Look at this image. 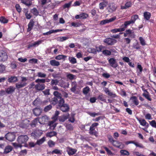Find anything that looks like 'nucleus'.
Listing matches in <instances>:
<instances>
[{
  "label": "nucleus",
  "instance_id": "obj_1",
  "mask_svg": "<svg viewBox=\"0 0 156 156\" xmlns=\"http://www.w3.org/2000/svg\"><path fill=\"white\" fill-rule=\"evenodd\" d=\"M57 108L63 112H68L70 110L69 105L65 103L64 99H62L59 101Z\"/></svg>",
  "mask_w": 156,
  "mask_h": 156
},
{
  "label": "nucleus",
  "instance_id": "obj_2",
  "mask_svg": "<svg viewBox=\"0 0 156 156\" xmlns=\"http://www.w3.org/2000/svg\"><path fill=\"white\" fill-rule=\"evenodd\" d=\"M27 80V79L26 77H22L21 82L16 83V88L19 90L20 89L26 86L27 84L26 81Z\"/></svg>",
  "mask_w": 156,
  "mask_h": 156
},
{
  "label": "nucleus",
  "instance_id": "obj_3",
  "mask_svg": "<svg viewBox=\"0 0 156 156\" xmlns=\"http://www.w3.org/2000/svg\"><path fill=\"white\" fill-rule=\"evenodd\" d=\"M29 138L27 135H21L19 136L17 139L18 143L21 144H26Z\"/></svg>",
  "mask_w": 156,
  "mask_h": 156
},
{
  "label": "nucleus",
  "instance_id": "obj_4",
  "mask_svg": "<svg viewBox=\"0 0 156 156\" xmlns=\"http://www.w3.org/2000/svg\"><path fill=\"white\" fill-rule=\"evenodd\" d=\"M8 56L7 53L4 51H0V62H4L7 60Z\"/></svg>",
  "mask_w": 156,
  "mask_h": 156
},
{
  "label": "nucleus",
  "instance_id": "obj_5",
  "mask_svg": "<svg viewBox=\"0 0 156 156\" xmlns=\"http://www.w3.org/2000/svg\"><path fill=\"white\" fill-rule=\"evenodd\" d=\"M108 62L110 65L113 68H116L118 66L116 60L114 58H110L108 60Z\"/></svg>",
  "mask_w": 156,
  "mask_h": 156
},
{
  "label": "nucleus",
  "instance_id": "obj_6",
  "mask_svg": "<svg viewBox=\"0 0 156 156\" xmlns=\"http://www.w3.org/2000/svg\"><path fill=\"white\" fill-rule=\"evenodd\" d=\"M6 139L9 141H12L15 140L16 136L14 133H9L5 136Z\"/></svg>",
  "mask_w": 156,
  "mask_h": 156
},
{
  "label": "nucleus",
  "instance_id": "obj_7",
  "mask_svg": "<svg viewBox=\"0 0 156 156\" xmlns=\"http://www.w3.org/2000/svg\"><path fill=\"white\" fill-rule=\"evenodd\" d=\"M104 41L108 45H112L116 43V41L112 38H108L104 40Z\"/></svg>",
  "mask_w": 156,
  "mask_h": 156
},
{
  "label": "nucleus",
  "instance_id": "obj_8",
  "mask_svg": "<svg viewBox=\"0 0 156 156\" xmlns=\"http://www.w3.org/2000/svg\"><path fill=\"white\" fill-rule=\"evenodd\" d=\"M112 144L114 146L121 149L123 148L124 146L122 143L119 142L117 140H115L112 143Z\"/></svg>",
  "mask_w": 156,
  "mask_h": 156
},
{
  "label": "nucleus",
  "instance_id": "obj_9",
  "mask_svg": "<svg viewBox=\"0 0 156 156\" xmlns=\"http://www.w3.org/2000/svg\"><path fill=\"white\" fill-rule=\"evenodd\" d=\"M77 150L68 147H67L66 151L69 155H72L75 154L77 152Z\"/></svg>",
  "mask_w": 156,
  "mask_h": 156
},
{
  "label": "nucleus",
  "instance_id": "obj_10",
  "mask_svg": "<svg viewBox=\"0 0 156 156\" xmlns=\"http://www.w3.org/2000/svg\"><path fill=\"white\" fill-rule=\"evenodd\" d=\"M35 88L37 91H41L44 89L45 85L44 84L37 83L35 86Z\"/></svg>",
  "mask_w": 156,
  "mask_h": 156
},
{
  "label": "nucleus",
  "instance_id": "obj_11",
  "mask_svg": "<svg viewBox=\"0 0 156 156\" xmlns=\"http://www.w3.org/2000/svg\"><path fill=\"white\" fill-rule=\"evenodd\" d=\"M130 144H134L136 147H139L141 148H144V147L142 144H139L137 142H135L134 141H128L125 142L126 144L127 145Z\"/></svg>",
  "mask_w": 156,
  "mask_h": 156
},
{
  "label": "nucleus",
  "instance_id": "obj_12",
  "mask_svg": "<svg viewBox=\"0 0 156 156\" xmlns=\"http://www.w3.org/2000/svg\"><path fill=\"white\" fill-rule=\"evenodd\" d=\"M117 9V7L115 6L114 3H111L109 6L108 11L110 12H112L115 11Z\"/></svg>",
  "mask_w": 156,
  "mask_h": 156
},
{
  "label": "nucleus",
  "instance_id": "obj_13",
  "mask_svg": "<svg viewBox=\"0 0 156 156\" xmlns=\"http://www.w3.org/2000/svg\"><path fill=\"white\" fill-rule=\"evenodd\" d=\"M42 110L40 108H36L33 110V114L36 116L40 115L42 112Z\"/></svg>",
  "mask_w": 156,
  "mask_h": 156
},
{
  "label": "nucleus",
  "instance_id": "obj_14",
  "mask_svg": "<svg viewBox=\"0 0 156 156\" xmlns=\"http://www.w3.org/2000/svg\"><path fill=\"white\" fill-rule=\"evenodd\" d=\"M50 102L51 104L54 106L57 104V106L58 107L59 102V99L57 98L54 97L50 100Z\"/></svg>",
  "mask_w": 156,
  "mask_h": 156
},
{
  "label": "nucleus",
  "instance_id": "obj_15",
  "mask_svg": "<svg viewBox=\"0 0 156 156\" xmlns=\"http://www.w3.org/2000/svg\"><path fill=\"white\" fill-rule=\"evenodd\" d=\"M15 88L12 86H10L9 87L5 89L6 93L7 94H12L14 92Z\"/></svg>",
  "mask_w": 156,
  "mask_h": 156
},
{
  "label": "nucleus",
  "instance_id": "obj_16",
  "mask_svg": "<svg viewBox=\"0 0 156 156\" xmlns=\"http://www.w3.org/2000/svg\"><path fill=\"white\" fill-rule=\"evenodd\" d=\"M69 115L67 113L66 115H63L58 117V120L60 122H63L69 118Z\"/></svg>",
  "mask_w": 156,
  "mask_h": 156
},
{
  "label": "nucleus",
  "instance_id": "obj_17",
  "mask_svg": "<svg viewBox=\"0 0 156 156\" xmlns=\"http://www.w3.org/2000/svg\"><path fill=\"white\" fill-rule=\"evenodd\" d=\"M38 119L39 122L41 124L45 123L48 120V118L46 115L42 116L41 118H38Z\"/></svg>",
  "mask_w": 156,
  "mask_h": 156
},
{
  "label": "nucleus",
  "instance_id": "obj_18",
  "mask_svg": "<svg viewBox=\"0 0 156 156\" xmlns=\"http://www.w3.org/2000/svg\"><path fill=\"white\" fill-rule=\"evenodd\" d=\"M104 91L105 93L109 96L112 98H114L116 97L117 96L115 94L113 93L112 92H110L108 88L105 87Z\"/></svg>",
  "mask_w": 156,
  "mask_h": 156
},
{
  "label": "nucleus",
  "instance_id": "obj_19",
  "mask_svg": "<svg viewBox=\"0 0 156 156\" xmlns=\"http://www.w3.org/2000/svg\"><path fill=\"white\" fill-rule=\"evenodd\" d=\"M34 22L33 21V20H31L30 21L28 25V27L27 30V32H29L32 30L34 26Z\"/></svg>",
  "mask_w": 156,
  "mask_h": 156
},
{
  "label": "nucleus",
  "instance_id": "obj_20",
  "mask_svg": "<svg viewBox=\"0 0 156 156\" xmlns=\"http://www.w3.org/2000/svg\"><path fill=\"white\" fill-rule=\"evenodd\" d=\"M126 34L129 35L128 36L132 38H135V35L134 32H132V30L130 29L126 30L125 31Z\"/></svg>",
  "mask_w": 156,
  "mask_h": 156
},
{
  "label": "nucleus",
  "instance_id": "obj_21",
  "mask_svg": "<svg viewBox=\"0 0 156 156\" xmlns=\"http://www.w3.org/2000/svg\"><path fill=\"white\" fill-rule=\"evenodd\" d=\"M138 120L141 125L144 126H146L147 128L149 127V124L144 119H138Z\"/></svg>",
  "mask_w": 156,
  "mask_h": 156
},
{
  "label": "nucleus",
  "instance_id": "obj_22",
  "mask_svg": "<svg viewBox=\"0 0 156 156\" xmlns=\"http://www.w3.org/2000/svg\"><path fill=\"white\" fill-rule=\"evenodd\" d=\"M132 4V3L131 1H128L125 3L124 5L121 6V9H126L131 7Z\"/></svg>",
  "mask_w": 156,
  "mask_h": 156
},
{
  "label": "nucleus",
  "instance_id": "obj_23",
  "mask_svg": "<svg viewBox=\"0 0 156 156\" xmlns=\"http://www.w3.org/2000/svg\"><path fill=\"white\" fill-rule=\"evenodd\" d=\"M42 134V133L39 130H37L33 132L31 134V136L34 138L37 137L38 136H41Z\"/></svg>",
  "mask_w": 156,
  "mask_h": 156
},
{
  "label": "nucleus",
  "instance_id": "obj_24",
  "mask_svg": "<svg viewBox=\"0 0 156 156\" xmlns=\"http://www.w3.org/2000/svg\"><path fill=\"white\" fill-rule=\"evenodd\" d=\"M102 2H101L99 4V8L100 9H103L104 7H106L108 4V2L105 1Z\"/></svg>",
  "mask_w": 156,
  "mask_h": 156
},
{
  "label": "nucleus",
  "instance_id": "obj_25",
  "mask_svg": "<svg viewBox=\"0 0 156 156\" xmlns=\"http://www.w3.org/2000/svg\"><path fill=\"white\" fill-rule=\"evenodd\" d=\"M12 150V146L10 145H8L5 147L3 153L5 154H7L11 151Z\"/></svg>",
  "mask_w": 156,
  "mask_h": 156
},
{
  "label": "nucleus",
  "instance_id": "obj_26",
  "mask_svg": "<svg viewBox=\"0 0 156 156\" xmlns=\"http://www.w3.org/2000/svg\"><path fill=\"white\" fill-rule=\"evenodd\" d=\"M130 100L132 101V102L136 105L139 104V101L137 97L135 96H133L130 98Z\"/></svg>",
  "mask_w": 156,
  "mask_h": 156
},
{
  "label": "nucleus",
  "instance_id": "obj_27",
  "mask_svg": "<svg viewBox=\"0 0 156 156\" xmlns=\"http://www.w3.org/2000/svg\"><path fill=\"white\" fill-rule=\"evenodd\" d=\"M53 94L55 97V98H57L59 99V101L62 100V99H64L62 98V95L61 94L57 91H54L53 92Z\"/></svg>",
  "mask_w": 156,
  "mask_h": 156
},
{
  "label": "nucleus",
  "instance_id": "obj_28",
  "mask_svg": "<svg viewBox=\"0 0 156 156\" xmlns=\"http://www.w3.org/2000/svg\"><path fill=\"white\" fill-rule=\"evenodd\" d=\"M18 81V79L16 76H11L9 78L8 80V81L9 83H14L17 82Z\"/></svg>",
  "mask_w": 156,
  "mask_h": 156
},
{
  "label": "nucleus",
  "instance_id": "obj_29",
  "mask_svg": "<svg viewBox=\"0 0 156 156\" xmlns=\"http://www.w3.org/2000/svg\"><path fill=\"white\" fill-rule=\"evenodd\" d=\"M151 16V13L148 12H145L144 13V19L147 20H149L150 19Z\"/></svg>",
  "mask_w": 156,
  "mask_h": 156
},
{
  "label": "nucleus",
  "instance_id": "obj_30",
  "mask_svg": "<svg viewBox=\"0 0 156 156\" xmlns=\"http://www.w3.org/2000/svg\"><path fill=\"white\" fill-rule=\"evenodd\" d=\"M39 121L38 118H35L32 121L31 123L30 124V126L32 127H35L38 122H39Z\"/></svg>",
  "mask_w": 156,
  "mask_h": 156
},
{
  "label": "nucleus",
  "instance_id": "obj_31",
  "mask_svg": "<svg viewBox=\"0 0 156 156\" xmlns=\"http://www.w3.org/2000/svg\"><path fill=\"white\" fill-rule=\"evenodd\" d=\"M105 95L101 94L98 95L97 97V99L104 102H106V100L104 96Z\"/></svg>",
  "mask_w": 156,
  "mask_h": 156
},
{
  "label": "nucleus",
  "instance_id": "obj_32",
  "mask_svg": "<svg viewBox=\"0 0 156 156\" xmlns=\"http://www.w3.org/2000/svg\"><path fill=\"white\" fill-rule=\"evenodd\" d=\"M133 23H134L133 21H132L131 20L129 21H126L122 25V27L124 26L126 29L128 25H129Z\"/></svg>",
  "mask_w": 156,
  "mask_h": 156
},
{
  "label": "nucleus",
  "instance_id": "obj_33",
  "mask_svg": "<svg viewBox=\"0 0 156 156\" xmlns=\"http://www.w3.org/2000/svg\"><path fill=\"white\" fill-rule=\"evenodd\" d=\"M30 12L36 16H37L39 14V11L36 8H34L33 9H31Z\"/></svg>",
  "mask_w": 156,
  "mask_h": 156
},
{
  "label": "nucleus",
  "instance_id": "obj_34",
  "mask_svg": "<svg viewBox=\"0 0 156 156\" xmlns=\"http://www.w3.org/2000/svg\"><path fill=\"white\" fill-rule=\"evenodd\" d=\"M90 89L89 87L87 86L84 87L83 89V93L85 95H87L90 91Z\"/></svg>",
  "mask_w": 156,
  "mask_h": 156
},
{
  "label": "nucleus",
  "instance_id": "obj_35",
  "mask_svg": "<svg viewBox=\"0 0 156 156\" xmlns=\"http://www.w3.org/2000/svg\"><path fill=\"white\" fill-rule=\"evenodd\" d=\"M57 133L55 131H51L48 133L46 135L47 137H51L53 136H56Z\"/></svg>",
  "mask_w": 156,
  "mask_h": 156
},
{
  "label": "nucleus",
  "instance_id": "obj_36",
  "mask_svg": "<svg viewBox=\"0 0 156 156\" xmlns=\"http://www.w3.org/2000/svg\"><path fill=\"white\" fill-rule=\"evenodd\" d=\"M50 64L52 66H58L60 65L59 62L55 60H51L50 61Z\"/></svg>",
  "mask_w": 156,
  "mask_h": 156
},
{
  "label": "nucleus",
  "instance_id": "obj_37",
  "mask_svg": "<svg viewBox=\"0 0 156 156\" xmlns=\"http://www.w3.org/2000/svg\"><path fill=\"white\" fill-rule=\"evenodd\" d=\"M24 13L26 18L27 19H30L32 17V15L29 12L27 9L25 10Z\"/></svg>",
  "mask_w": 156,
  "mask_h": 156
},
{
  "label": "nucleus",
  "instance_id": "obj_38",
  "mask_svg": "<svg viewBox=\"0 0 156 156\" xmlns=\"http://www.w3.org/2000/svg\"><path fill=\"white\" fill-rule=\"evenodd\" d=\"M67 57L66 55H59L55 57V58L58 60H60L61 59H65Z\"/></svg>",
  "mask_w": 156,
  "mask_h": 156
},
{
  "label": "nucleus",
  "instance_id": "obj_39",
  "mask_svg": "<svg viewBox=\"0 0 156 156\" xmlns=\"http://www.w3.org/2000/svg\"><path fill=\"white\" fill-rule=\"evenodd\" d=\"M99 125V124L97 122H94L93 123L90 127L89 130H94L95 129V127Z\"/></svg>",
  "mask_w": 156,
  "mask_h": 156
},
{
  "label": "nucleus",
  "instance_id": "obj_40",
  "mask_svg": "<svg viewBox=\"0 0 156 156\" xmlns=\"http://www.w3.org/2000/svg\"><path fill=\"white\" fill-rule=\"evenodd\" d=\"M46 82V80L44 79H37L35 80V82L37 83L44 84Z\"/></svg>",
  "mask_w": 156,
  "mask_h": 156
},
{
  "label": "nucleus",
  "instance_id": "obj_41",
  "mask_svg": "<svg viewBox=\"0 0 156 156\" xmlns=\"http://www.w3.org/2000/svg\"><path fill=\"white\" fill-rule=\"evenodd\" d=\"M137 68L139 70V72L137 71V75H138L139 74H140L142 73L143 69L141 65L139 63H137Z\"/></svg>",
  "mask_w": 156,
  "mask_h": 156
},
{
  "label": "nucleus",
  "instance_id": "obj_42",
  "mask_svg": "<svg viewBox=\"0 0 156 156\" xmlns=\"http://www.w3.org/2000/svg\"><path fill=\"white\" fill-rule=\"evenodd\" d=\"M45 140V138L44 137H43L40 139L37 140L36 143V144L40 145L43 144Z\"/></svg>",
  "mask_w": 156,
  "mask_h": 156
},
{
  "label": "nucleus",
  "instance_id": "obj_43",
  "mask_svg": "<svg viewBox=\"0 0 156 156\" xmlns=\"http://www.w3.org/2000/svg\"><path fill=\"white\" fill-rule=\"evenodd\" d=\"M80 19H84L87 18L89 16V15L87 13L82 12L80 14Z\"/></svg>",
  "mask_w": 156,
  "mask_h": 156
},
{
  "label": "nucleus",
  "instance_id": "obj_44",
  "mask_svg": "<svg viewBox=\"0 0 156 156\" xmlns=\"http://www.w3.org/2000/svg\"><path fill=\"white\" fill-rule=\"evenodd\" d=\"M69 59L70 62L72 64H74L77 62L76 59L74 57H69Z\"/></svg>",
  "mask_w": 156,
  "mask_h": 156
},
{
  "label": "nucleus",
  "instance_id": "obj_45",
  "mask_svg": "<svg viewBox=\"0 0 156 156\" xmlns=\"http://www.w3.org/2000/svg\"><path fill=\"white\" fill-rule=\"evenodd\" d=\"M121 154L123 155H128L129 154V152L126 150H122L120 151Z\"/></svg>",
  "mask_w": 156,
  "mask_h": 156
},
{
  "label": "nucleus",
  "instance_id": "obj_46",
  "mask_svg": "<svg viewBox=\"0 0 156 156\" xmlns=\"http://www.w3.org/2000/svg\"><path fill=\"white\" fill-rule=\"evenodd\" d=\"M48 144L50 147H53L55 145V143L51 140H49L48 141Z\"/></svg>",
  "mask_w": 156,
  "mask_h": 156
},
{
  "label": "nucleus",
  "instance_id": "obj_47",
  "mask_svg": "<svg viewBox=\"0 0 156 156\" xmlns=\"http://www.w3.org/2000/svg\"><path fill=\"white\" fill-rule=\"evenodd\" d=\"M143 95L144 97L146 99L149 101H151V98L150 97L149 94L148 92V93H144L143 94Z\"/></svg>",
  "mask_w": 156,
  "mask_h": 156
},
{
  "label": "nucleus",
  "instance_id": "obj_48",
  "mask_svg": "<svg viewBox=\"0 0 156 156\" xmlns=\"http://www.w3.org/2000/svg\"><path fill=\"white\" fill-rule=\"evenodd\" d=\"M40 101L37 98L33 102V105L35 106H38L40 105Z\"/></svg>",
  "mask_w": 156,
  "mask_h": 156
},
{
  "label": "nucleus",
  "instance_id": "obj_49",
  "mask_svg": "<svg viewBox=\"0 0 156 156\" xmlns=\"http://www.w3.org/2000/svg\"><path fill=\"white\" fill-rule=\"evenodd\" d=\"M59 81L58 80L52 79L51 80V86H53L54 85H56L58 84Z\"/></svg>",
  "mask_w": 156,
  "mask_h": 156
},
{
  "label": "nucleus",
  "instance_id": "obj_50",
  "mask_svg": "<svg viewBox=\"0 0 156 156\" xmlns=\"http://www.w3.org/2000/svg\"><path fill=\"white\" fill-rule=\"evenodd\" d=\"M37 76L41 78H45L46 76V74L41 72H39L37 73Z\"/></svg>",
  "mask_w": 156,
  "mask_h": 156
},
{
  "label": "nucleus",
  "instance_id": "obj_51",
  "mask_svg": "<svg viewBox=\"0 0 156 156\" xmlns=\"http://www.w3.org/2000/svg\"><path fill=\"white\" fill-rule=\"evenodd\" d=\"M52 108V105H49L45 106L44 108V110L45 112H47L50 110Z\"/></svg>",
  "mask_w": 156,
  "mask_h": 156
},
{
  "label": "nucleus",
  "instance_id": "obj_52",
  "mask_svg": "<svg viewBox=\"0 0 156 156\" xmlns=\"http://www.w3.org/2000/svg\"><path fill=\"white\" fill-rule=\"evenodd\" d=\"M0 21L3 23H7L8 22V20L6 19L5 17L2 16L0 18Z\"/></svg>",
  "mask_w": 156,
  "mask_h": 156
},
{
  "label": "nucleus",
  "instance_id": "obj_53",
  "mask_svg": "<svg viewBox=\"0 0 156 156\" xmlns=\"http://www.w3.org/2000/svg\"><path fill=\"white\" fill-rule=\"evenodd\" d=\"M102 53L105 55H110L111 54V51H110L105 50L102 51Z\"/></svg>",
  "mask_w": 156,
  "mask_h": 156
},
{
  "label": "nucleus",
  "instance_id": "obj_54",
  "mask_svg": "<svg viewBox=\"0 0 156 156\" xmlns=\"http://www.w3.org/2000/svg\"><path fill=\"white\" fill-rule=\"evenodd\" d=\"M58 39H59V41L61 42H63L65 41L69 38V37H60L58 38Z\"/></svg>",
  "mask_w": 156,
  "mask_h": 156
},
{
  "label": "nucleus",
  "instance_id": "obj_55",
  "mask_svg": "<svg viewBox=\"0 0 156 156\" xmlns=\"http://www.w3.org/2000/svg\"><path fill=\"white\" fill-rule=\"evenodd\" d=\"M139 18V16L137 15H135L133 16H131L132 21H133V23H134L136 20L137 19Z\"/></svg>",
  "mask_w": 156,
  "mask_h": 156
},
{
  "label": "nucleus",
  "instance_id": "obj_56",
  "mask_svg": "<svg viewBox=\"0 0 156 156\" xmlns=\"http://www.w3.org/2000/svg\"><path fill=\"white\" fill-rule=\"evenodd\" d=\"M51 154H61V153L60 150L57 149H55L51 152Z\"/></svg>",
  "mask_w": 156,
  "mask_h": 156
},
{
  "label": "nucleus",
  "instance_id": "obj_57",
  "mask_svg": "<svg viewBox=\"0 0 156 156\" xmlns=\"http://www.w3.org/2000/svg\"><path fill=\"white\" fill-rule=\"evenodd\" d=\"M150 124L153 127L156 128V121L155 120H152L149 121Z\"/></svg>",
  "mask_w": 156,
  "mask_h": 156
},
{
  "label": "nucleus",
  "instance_id": "obj_58",
  "mask_svg": "<svg viewBox=\"0 0 156 156\" xmlns=\"http://www.w3.org/2000/svg\"><path fill=\"white\" fill-rule=\"evenodd\" d=\"M67 77L70 80H72L74 79L75 76L72 74L69 73L67 75Z\"/></svg>",
  "mask_w": 156,
  "mask_h": 156
},
{
  "label": "nucleus",
  "instance_id": "obj_59",
  "mask_svg": "<svg viewBox=\"0 0 156 156\" xmlns=\"http://www.w3.org/2000/svg\"><path fill=\"white\" fill-rule=\"evenodd\" d=\"M66 129L69 130H73V127L71 124H66Z\"/></svg>",
  "mask_w": 156,
  "mask_h": 156
},
{
  "label": "nucleus",
  "instance_id": "obj_60",
  "mask_svg": "<svg viewBox=\"0 0 156 156\" xmlns=\"http://www.w3.org/2000/svg\"><path fill=\"white\" fill-rule=\"evenodd\" d=\"M38 61V60L36 58H33L31 59H30L29 61V62L31 64L34 63H37Z\"/></svg>",
  "mask_w": 156,
  "mask_h": 156
},
{
  "label": "nucleus",
  "instance_id": "obj_61",
  "mask_svg": "<svg viewBox=\"0 0 156 156\" xmlns=\"http://www.w3.org/2000/svg\"><path fill=\"white\" fill-rule=\"evenodd\" d=\"M88 114L91 116L95 117L96 115H101V114L100 112L95 113V112H90L88 113Z\"/></svg>",
  "mask_w": 156,
  "mask_h": 156
},
{
  "label": "nucleus",
  "instance_id": "obj_62",
  "mask_svg": "<svg viewBox=\"0 0 156 156\" xmlns=\"http://www.w3.org/2000/svg\"><path fill=\"white\" fill-rule=\"evenodd\" d=\"M15 8L19 13H20L21 12L22 9L19 4H16L15 5Z\"/></svg>",
  "mask_w": 156,
  "mask_h": 156
},
{
  "label": "nucleus",
  "instance_id": "obj_63",
  "mask_svg": "<svg viewBox=\"0 0 156 156\" xmlns=\"http://www.w3.org/2000/svg\"><path fill=\"white\" fill-rule=\"evenodd\" d=\"M12 144L13 146L16 148H17L19 147H22L21 144L20 143H13Z\"/></svg>",
  "mask_w": 156,
  "mask_h": 156
},
{
  "label": "nucleus",
  "instance_id": "obj_64",
  "mask_svg": "<svg viewBox=\"0 0 156 156\" xmlns=\"http://www.w3.org/2000/svg\"><path fill=\"white\" fill-rule=\"evenodd\" d=\"M139 41H140L141 44L143 46L145 45L146 44V43L145 41L144 40L142 37H140L139 38Z\"/></svg>",
  "mask_w": 156,
  "mask_h": 156
}]
</instances>
